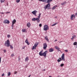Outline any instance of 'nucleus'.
<instances>
[{
	"label": "nucleus",
	"mask_w": 77,
	"mask_h": 77,
	"mask_svg": "<svg viewBox=\"0 0 77 77\" xmlns=\"http://www.w3.org/2000/svg\"><path fill=\"white\" fill-rule=\"evenodd\" d=\"M53 0H48L47 3H48L46 5V7H44L45 9L46 10L47 9V8L48 7V8H50V2H51V1H53Z\"/></svg>",
	"instance_id": "1"
},
{
	"label": "nucleus",
	"mask_w": 77,
	"mask_h": 77,
	"mask_svg": "<svg viewBox=\"0 0 77 77\" xmlns=\"http://www.w3.org/2000/svg\"><path fill=\"white\" fill-rule=\"evenodd\" d=\"M5 46L9 47L11 45L10 44V42L9 41V40L8 39L7 41H5Z\"/></svg>",
	"instance_id": "2"
},
{
	"label": "nucleus",
	"mask_w": 77,
	"mask_h": 77,
	"mask_svg": "<svg viewBox=\"0 0 77 77\" xmlns=\"http://www.w3.org/2000/svg\"><path fill=\"white\" fill-rule=\"evenodd\" d=\"M48 29H49V27H48V25H45L44 26V30L47 31V30H48Z\"/></svg>",
	"instance_id": "3"
},
{
	"label": "nucleus",
	"mask_w": 77,
	"mask_h": 77,
	"mask_svg": "<svg viewBox=\"0 0 77 77\" xmlns=\"http://www.w3.org/2000/svg\"><path fill=\"white\" fill-rule=\"evenodd\" d=\"M75 15L74 14L71 15L70 17L71 20H74V19H75Z\"/></svg>",
	"instance_id": "4"
},
{
	"label": "nucleus",
	"mask_w": 77,
	"mask_h": 77,
	"mask_svg": "<svg viewBox=\"0 0 77 77\" xmlns=\"http://www.w3.org/2000/svg\"><path fill=\"white\" fill-rule=\"evenodd\" d=\"M47 45L46 43H44L43 44V49L44 50H46L47 48Z\"/></svg>",
	"instance_id": "5"
},
{
	"label": "nucleus",
	"mask_w": 77,
	"mask_h": 77,
	"mask_svg": "<svg viewBox=\"0 0 77 77\" xmlns=\"http://www.w3.org/2000/svg\"><path fill=\"white\" fill-rule=\"evenodd\" d=\"M10 22L8 20L6 19L4 20V23L5 24H9Z\"/></svg>",
	"instance_id": "6"
},
{
	"label": "nucleus",
	"mask_w": 77,
	"mask_h": 77,
	"mask_svg": "<svg viewBox=\"0 0 77 77\" xmlns=\"http://www.w3.org/2000/svg\"><path fill=\"white\" fill-rule=\"evenodd\" d=\"M47 51H46L45 52L43 53L42 54V56H43L44 57H46V55H47Z\"/></svg>",
	"instance_id": "7"
},
{
	"label": "nucleus",
	"mask_w": 77,
	"mask_h": 77,
	"mask_svg": "<svg viewBox=\"0 0 77 77\" xmlns=\"http://www.w3.org/2000/svg\"><path fill=\"white\" fill-rule=\"evenodd\" d=\"M62 60H63V61H65V54H63L61 56Z\"/></svg>",
	"instance_id": "8"
},
{
	"label": "nucleus",
	"mask_w": 77,
	"mask_h": 77,
	"mask_svg": "<svg viewBox=\"0 0 77 77\" xmlns=\"http://www.w3.org/2000/svg\"><path fill=\"white\" fill-rule=\"evenodd\" d=\"M32 13L34 15L36 16V13H37V11L36 10H35L34 11L32 12Z\"/></svg>",
	"instance_id": "9"
},
{
	"label": "nucleus",
	"mask_w": 77,
	"mask_h": 77,
	"mask_svg": "<svg viewBox=\"0 0 77 77\" xmlns=\"http://www.w3.org/2000/svg\"><path fill=\"white\" fill-rule=\"evenodd\" d=\"M55 48L56 50H58V51H60V48L59 47V46H55Z\"/></svg>",
	"instance_id": "10"
},
{
	"label": "nucleus",
	"mask_w": 77,
	"mask_h": 77,
	"mask_svg": "<svg viewBox=\"0 0 77 77\" xmlns=\"http://www.w3.org/2000/svg\"><path fill=\"white\" fill-rule=\"evenodd\" d=\"M43 51H41L39 53V55H40L41 56H42V54H43Z\"/></svg>",
	"instance_id": "11"
},
{
	"label": "nucleus",
	"mask_w": 77,
	"mask_h": 77,
	"mask_svg": "<svg viewBox=\"0 0 77 77\" xmlns=\"http://www.w3.org/2000/svg\"><path fill=\"white\" fill-rule=\"evenodd\" d=\"M22 32H24L25 33H26V32H27V30L24 29H22Z\"/></svg>",
	"instance_id": "12"
},
{
	"label": "nucleus",
	"mask_w": 77,
	"mask_h": 77,
	"mask_svg": "<svg viewBox=\"0 0 77 77\" xmlns=\"http://www.w3.org/2000/svg\"><path fill=\"white\" fill-rule=\"evenodd\" d=\"M39 19H40V18H39V17L36 18V21H37V23L40 22V20Z\"/></svg>",
	"instance_id": "13"
},
{
	"label": "nucleus",
	"mask_w": 77,
	"mask_h": 77,
	"mask_svg": "<svg viewBox=\"0 0 77 77\" xmlns=\"http://www.w3.org/2000/svg\"><path fill=\"white\" fill-rule=\"evenodd\" d=\"M25 42L26 43V44H27V45H29V44H30V43H29V42L28 41V40H27V38L26 39L25 41Z\"/></svg>",
	"instance_id": "14"
},
{
	"label": "nucleus",
	"mask_w": 77,
	"mask_h": 77,
	"mask_svg": "<svg viewBox=\"0 0 77 77\" xmlns=\"http://www.w3.org/2000/svg\"><path fill=\"white\" fill-rule=\"evenodd\" d=\"M12 23L13 24H15V23H16V20H15L14 19L12 21Z\"/></svg>",
	"instance_id": "15"
},
{
	"label": "nucleus",
	"mask_w": 77,
	"mask_h": 77,
	"mask_svg": "<svg viewBox=\"0 0 77 77\" xmlns=\"http://www.w3.org/2000/svg\"><path fill=\"white\" fill-rule=\"evenodd\" d=\"M66 1H65L64 2L62 3L61 5L62 6H63V5H66Z\"/></svg>",
	"instance_id": "16"
},
{
	"label": "nucleus",
	"mask_w": 77,
	"mask_h": 77,
	"mask_svg": "<svg viewBox=\"0 0 77 77\" xmlns=\"http://www.w3.org/2000/svg\"><path fill=\"white\" fill-rule=\"evenodd\" d=\"M57 5H55V6H54L52 8V10H54V9H56V8H57Z\"/></svg>",
	"instance_id": "17"
},
{
	"label": "nucleus",
	"mask_w": 77,
	"mask_h": 77,
	"mask_svg": "<svg viewBox=\"0 0 77 77\" xmlns=\"http://www.w3.org/2000/svg\"><path fill=\"white\" fill-rule=\"evenodd\" d=\"M62 60V59L61 58H59L58 60H57V61L58 62H60V61Z\"/></svg>",
	"instance_id": "18"
},
{
	"label": "nucleus",
	"mask_w": 77,
	"mask_h": 77,
	"mask_svg": "<svg viewBox=\"0 0 77 77\" xmlns=\"http://www.w3.org/2000/svg\"><path fill=\"white\" fill-rule=\"evenodd\" d=\"M27 27H29L30 26V23H27Z\"/></svg>",
	"instance_id": "19"
},
{
	"label": "nucleus",
	"mask_w": 77,
	"mask_h": 77,
	"mask_svg": "<svg viewBox=\"0 0 77 77\" xmlns=\"http://www.w3.org/2000/svg\"><path fill=\"white\" fill-rule=\"evenodd\" d=\"M49 51L50 52H53V49L51 48V49H49Z\"/></svg>",
	"instance_id": "20"
},
{
	"label": "nucleus",
	"mask_w": 77,
	"mask_h": 77,
	"mask_svg": "<svg viewBox=\"0 0 77 77\" xmlns=\"http://www.w3.org/2000/svg\"><path fill=\"white\" fill-rule=\"evenodd\" d=\"M40 2H46L47 0H38Z\"/></svg>",
	"instance_id": "21"
},
{
	"label": "nucleus",
	"mask_w": 77,
	"mask_h": 77,
	"mask_svg": "<svg viewBox=\"0 0 77 77\" xmlns=\"http://www.w3.org/2000/svg\"><path fill=\"white\" fill-rule=\"evenodd\" d=\"M25 61H28L29 60V57H27L25 59Z\"/></svg>",
	"instance_id": "22"
},
{
	"label": "nucleus",
	"mask_w": 77,
	"mask_h": 77,
	"mask_svg": "<svg viewBox=\"0 0 77 77\" xmlns=\"http://www.w3.org/2000/svg\"><path fill=\"white\" fill-rule=\"evenodd\" d=\"M45 39L48 41V42H49V40H48V38H47V37H45Z\"/></svg>",
	"instance_id": "23"
},
{
	"label": "nucleus",
	"mask_w": 77,
	"mask_h": 77,
	"mask_svg": "<svg viewBox=\"0 0 77 77\" xmlns=\"http://www.w3.org/2000/svg\"><path fill=\"white\" fill-rule=\"evenodd\" d=\"M58 24V23H54L53 24L51 25V26H56V24Z\"/></svg>",
	"instance_id": "24"
},
{
	"label": "nucleus",
	"mask_w": 77,
	"mask_h": 77,
	"mask_svg": "<svg viewBox=\"0 0 77 77\" xmlns=\"http://www.w3.org/2000/svg\"><path fill=\"white\" fill-rule=\"evenodd\" d=\"M36 18H34L32 19V21H36Z\"/></svg>",
	"instance_id": "25"
},
{
	"label": "nucleus",
	"mask_w": 77,
	"mask_h": 77,
	"mask_svg": "<svg viewBox=\"0 0 77 77\" xmlns=\"http://www.w3.org/2000/svg\"><path fill=\"white\" fill-rule=\"evenodd\" d=\"M10 75H11V72H8V76H10Z\"/></svg>",
	"instance_id": "26"
},
{
	"label": "nucleus",
	"mask_w": 77,
	"mask_h": 77,
	"mask_svg": "<svg viewBox=\"0 0 77 77\" xmlns=\"http://www.w3.org/2000/svg\"><path fill=\"white\" fill-rule=\"evenodd\" d=\"M75 37H76V35H74L72 36V38H71V39H74V38H75Z\"/></svg>",
	"instance_id": "27"
},
{
	"label": "nucleus",
	"mask_w": 77,
	"mask_h": 77,
	"mask_svg": "<svg viewBox=\"0 0 77 77\" xmlns=\"http://www.w3.org/2000/svg\"><path fill=\"white\" fill-rule=\"evenodd\" d=\"M38 45V44L37 43H36L35 44L34 46L36 47H37V45Z\"/></svg>",
	"instance_id": "28"
},
{
	"label": "nucleus",
	"mask_w": 77,
	"mask_h": 77,
	"mask_svg": "<svg viewBox=\"0 0 77 77\" xmlns=\"http://www.w3.org/2000/svg\"><path fill=\"white\" fill-rule=\"evenodd\" d=\"M36 47H35L34 45V46H33V47H32V50H33L34 49H35V48H36Z\"/></svg>",
	"instance_id": "29"
},
{
	"label": "nucleus",
	"mask_w": 77,
	"mask_h": 77,
	"mask_svg": "<svg viewBox=\"0 0 77 77\" xmlns=\"http://www.w3.org/2000/svg\"><path fill=\"white\" fill-rule=\"evenodd\" d=\"M77 44V43L76 42H74L73 43V45H76Z\"/></svg>",
	"instance_id": "30"
},
{
	"label": "nucleus",
	"mask_w": 77,
	"mask_h": 77,
	"mask_svg": "<svg viewBox=\"0 0 77 77\" xmlns=\"http://www.w3.org/2000/svg\"><path fill=\"white\" fill-rule=\"evenodd\" d=\"M41 13L39 14V16L38 17L39 18H40V17H41Z\"/></svg>",
	"instance_id": "31"
},
{
	"label": "nucleus",
	"mask_w": 77,
	"mask_h": 77,
	"mask_svg": "<svg viewBox=\"0 0 77 77\" xmlns=\"http://www.w3.org/2000/svg\"><path fill=\"white\" fill-rule=\"evenodd\" d=\"M64 66V64L62 63L60 64V66H61V67H62V66Z\"/></svg>",
	"instance_id": "32"
},
{
	"label": "nucleus",
	"mask_w": 77,
	"mask_h": 77,
	"mask_svg": "<svg viewBox=\"0 0 77 77\" xmlns=\"http://www.w3.org/2000/svg\"><path fill=\"white\" fill-rule=\"evenodd\" d=\"M10 47L11 48V49H13L14 48L13 47H12V45H10Z\"/></svg>",
	"instance_id": "33"
},
{
	"label": "nucleus",
	"mask_w": 77,
	"mask_h": 77,
	"mask_svg": "<svg viewBox=\"0 0 77 77\" xmlns=\"http://www.w3.org/2000/svg\"><path fill=\"white\" fill-rule=\"evenodd\" d=\"M20 2V0H16V2L17 3H19Z\"/></svg>",
	"instance_id": "34"
},
{
	"label": "nucleus",
	"mask_w": 77,
	"mask_h": 77,
	"mask_svg": "<svg viewBox=\"0 0 77 77\" xmlns=\"http://www.w3.org/2000/svg\"><path fill=\"white\" fill-rule=\"evenodd\" d=\"M4 2H5V0H1V3H3Z\"/></svg>",
	"instance_id": "35"
},
{
	"label": "nucleus",
	"mask_w": 77,
	"mask_h": 77,
	"mask_svg": "<svg viewBox=\"0 0 77 77\" xmlns=\"http://www.w3.org/2000/svg\"><path fill=\"white\" fill-rule=\"evenodd\" d=\"M14 24H12L11 26V27H12V29H14Z\"/></svg>",
	"instance_id": "36"
},
{
	"label": "nucleus",
	"mask_w": 77,
	"mask_h": 77,
	"mask_svg": "<svg viewBox=\"0 0 77 77\" xmlns=\"http://www.w3.org/2000/svg\"><path fill=\"white\" fill-rule=\"evenodd\" d=\"M7 37L8 38H10V37H11V35H7Z\"/></svg>",
	"instance_id": "37"
},
{
	"label": "nucleus",
	"mask_w": 77,
	"mask_h": 77,
	"mask_svg": "<svg viewBox=\"0 0 77 77\" xmlns=\"http://www.w3.org/2000/svg\"><path fill=\"white\" fill-rule=\"evenodd\" d=\"M25 47H26V46H23V47H22V49H24V48H25Z\"/></svg>",
	"instance_id": "38"
},
{
	"label": "nucleus",
	"mask_w": 77,
	"mask_h": 77,
	"mask_svg": "<svg viewBox=\"0 0 77 77\" xmlns=\"http://www.w3.org/2000/svg\"><path fill=\"white\" fill-rule=\"evenodd\" d=\"M5 13V14H10V12L8 11L7 12H6Z\"/></svg>",
	"instance_id": "39"
},
{
	"label": "nucleus",
	"mask_w": 77,
	"mask_h": 77,
	"mask_svg": "<svg viewBox=\"0 0 77 77\" xmlns=\"http://www.w3.org/2000/svg\"><path fill=\"white\" fill-rule=\"evenodd\" d=\"M39 27H42V24H39Z\"/></svg>",
	"instance_id": "40"
},
{
	"label": "nucleus",
	"mask_w": 77,
	"mask_h": 77,
	"mask_svg": "<svg viewBox=\"0 0 77 77\" xmlns=\"http://www.w3.org/2000/svg\"><path fill=\"white\" fill-rule=\"evenodd\" d=\"M65 51L66 52H68V51L67 50H65Z\"/></svg>",
	"instance_id": "41"
},
{
	"label": "nucleus",
	"mask_w": 77,
	"mask_h": 77,
	"mask_svg": "<svg viewBox=\"0 0 77 77\" xmlns=\"http://www.w3.org/2000/svg\"><path fill=\"white\" fill-rule=\"evenodd\" d=\"M3 51L4 53H6V50H4Z\"/></svg>",
	"instance_id": "42"
},
{
	"label": "nucleus",
	"mask_w": 77,
	"mask_h": 77,
	"mask_svg": "<svg viewBox=\"0 0 77 77\" xmlns=\"http://www.w3.org/2000/svg\"><path fill=\"white\" fill-rule=\"evenodd\" d=\"M5 75V74L4 73H3L2 74V77H3V76H4Z\"/></svg>",
	"instance_id": "43"
},
{
	"label": "nucleus",
	"mask_w": 77,
	"mask_h": 77,
	"mask_svg": "<svg viewBox=\"0 0 77 77\" xmlns=\"http://www.w3.org/2000/svg\"><path fill=\"white\" fill-rule=\"evenodd\" d=\"M11 56H14V54H11Z\"/></svg>",
	"instance_id": "44"
},
{
	"label": "nucleus",
	"mask_w": 77,
	"mask_h": 77,
	"mask_svg": "<svg viewBox=\"0 0 77 77\" xmlns=\"http://www.w3.org/2000/svg\"><path fill=\"white\" fill-rule=\"evenodd\" d=\"M17 72L16 71V72H14V74H17Z\"/></svg>",
	"instance_id": "45"
},
{
	"label": "nucleus",
	"mask_w": 77,
	"mask_h": 77,
	"mask_svg": "<svg viewBox=\"0 0 77 77\" xmlns=\"http://www.w3.org/2000/svg\"><path fill=\"white\" fill-rule=\"evenodd\" d=\"M2 59V58L1 57H0V63H1V59Z\"/></svg>",
	"instance_id": "46"
},
{
	"label": "nucleus",
	"mask_w": 77,
	"mask_h": 77,
	"mask_svg": "<svg viewBox=\"0 0 77 77\" xmlns=\"http://www.w3.org/2000/svg\"><path fill=\"white\" fill-rule=\"evenodd\" d=\"M1 14H5V13L4 12L1 13Z\"/></svg>",
	"instance_id": "47"
},
{
	"label": "nucleus",
	"mask_w": 77,
	"mask_h": 77,
	"mask_svg": "<svg viewBox=\"0 0 77 77\" xmlns=\"http://www.w3.org/2000/svg\"><path fill=\"white\" fill-rule=\"evenodd\" d=\"M61 42H62V41H60V42H59V43H61Z\"/></svg>",
	"instance_id": "48"
},
{
	"label": "nucleus",
	"mask_w": 77,
	"mask_h": 77,
	"mask_svg": "<svg viewBox=\"0 0 77 77\" xmlns=\"http://www.w3.org/2000/svg\"><path fill=\"white\" fill-rule=\"evenodd\" d=\"M75 15H77V13L75 14Z\"/></svg>",
	"instance_id": "49"
},
{
	"label": "nucleus",
	"mask_w": 77,
	"mask_h": 77,
	"mask_svg": "<svg viewBox=\"0 0 77 77\" xmlns=\"http://www.w3.org/2000/svg\"><path fill=\"white\" fill-rule=\"evenodd\" d=\"M57 41V40H55L54 41V42Z\"/></svg>",
	"instance_id": "50"
},
{
	"label": "nucleus",
	"mask_w": 77,
	"mask_h": 77,
	"mask_svg": "<svg viewBox=\"0 0 77 77\" xmlns=\"http://www.w3.org/2000/svg\"><path fill=\"white\" fill-rule=\"evenodd\" d=\"M43 71H45V69H44Z\"/></svg>",
	"instance_id": "51"
},
{
	"label": "nucleus",
	"mask_w": 77,
	"mask_h": 77,
	"mask_svg": "<svg viewBox=\"0 0 77 77\" xmlns=\"http://www.w3.org/2000/svg\"><path fill=\"white\" fill-rule=\"evenodd\" d=\"M49 77H51V76H49Z\"/></svg>",
	"instance_id": "52"
},
{
	"label": "nucleus",
	"mask_w": 77,
	"mask_h": 77,
	"mask_svg": "<svg viewBox=\"0 0 77 77\" xmlns=\"http://www.w3.org/2000/svg\"><path fill=\"white\" fill-rule=\"evenodd\" d=\"M32 0V1H33V0Z\"/></svg>",
	"instance_id": "53"
}]
</instances>
